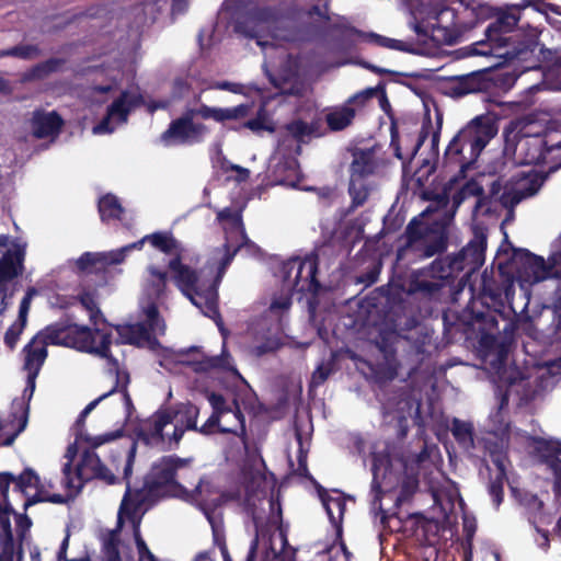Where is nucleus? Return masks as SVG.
<instances>
[{
	"mask_svg": "<svg viewBox=\"0 0 561 561\" xmlns=\"http://www.w3.org/2000/svg\"><path fill=\"white\" fill-rule=\"evenodd\" d=\"M523 9L517 4L476 7L477 24L486 20L492 21L484 30L485 39L471 45L469 55L494 56L507 62H520L524 69L537 68L539 65L536 55L539 45L537 37L522 36L517 28Z\"/></svg>",
	"mask_w": 561,
	"mask_h": 561,
	"instance_id": "f257e3e1",
	"label": "nucleus"
},
{
	"mask_svg": "<svg viewBox=\"0 0 561 561\" xmlns=\"http://www.w3.org/2000/svg\"><path fill=\"white\" fill-rule=\"evenodd\" d=\"M112 333L101 329H91L68 321H57L38 331L23 347V369L39 374L47 356L48 345L71 347L80 352L105 358L115 365L116 357L111 353Z\"/></svg>",
	"mask_w": 561,
	"mask_h": 561,
	"instance_id": "f03ea898",
	"label": "nucleus"
},
{
	"mask_svg": "<svg viewBox=\"0 0 561 561\" xmlns=\"http://www.w3.org/2000/svg\"><path fill=\"white\" fill-rule=\"evenodd\" d=\"M253 105L242 103L232 107H214L201 103L198 107H186L183 114L171 121L169 127L161 134L160 140L165 146L183 145L201 138L208 131L207 126L202 123H195L194 117H201L204 121L213 119L216 123L227 125L229 130L241 131L249 129L254 134L264 130L274 131L270 125L267 113L262 105L256 112L255 117L248 118Z\"/></svg>",
	"mask_w": 561,
	"mask_h": 561,
	"instance_id": "7ed1b4c3",
	"label": "nucleus"
},
{
	"mask_svg": "<svg viewBox=\"0 0 561 561\" xmlns=\"http://www.w3.org/2000/svg\"><path fill=\"white\" fill-rule=\"evenodd\" d=\"M427 458V451L423 449L419 454L392 458L389 454H378L373 458V481H371V510L380 517V524L387 527L390 517L382 507V497L390 496L394 491V505L399 507L409 501L419 489L420 465Z\"/></svg>",
	"mask_w": 561,
	"mask_h": 561,
	"instance_id": "20e7f679",
	"label": "nucleus"
},
{
	"mask_svg": "<svg viewBox=\"0 0 561 561\" xmlns=\"http://www.w3.org/2000/svg\"><path fill=\"white\" fill-rule=\"evenodd\" d=\"M137 453V442L131 440L128 446L119 447L116 456L123 458V480L126 482V491L118 510V526L123 524V517L133 519L140 508L146 504L154 503L162 494L165 486H179L176 471L188 463V459L180 458L176 455H169L159 458L151 465L146 474L144 484L133 490L130 478Z\"/></svg>",
	"mask_w": 561,
	"mask_h": 561,
	"instance_id": "39448f33",
	"label": "nucleus"
},
{
	"mask_svg": "<svg viewBox=\"0 0 561 561\" xmlns=\"http://www.w3.org/2000/svg\"><path fill=\"white\" fill-rule=\"evenodd\" d=\"M231 262L232 254L221 257L217 274L210 277H205L191 266L183 264L181 253L172 257L168 264V268L173 274V282L180 291L187 297L194 306L201 309L206 317L213 319L222 334H225V328L218 308V287Z\"/></svg>",
	"mask_w": 561,
	"mask_h": 561,
	"instance_id": "423d86ee",
	"label": "nucleus"
},
{
	"mask_svg": "<svg viewBox=\"0 0 561 561\" xmlns=\"http://www.w3.org/2000/svg\"><path fill=\"white\" fill-rule=\"evenodd\" d=\"M497 131V119L494 114L486 113L473 117L449 141L444 152L443 165L458 167L459 173L465 176Z\"/></svg>",
	"mask_w": 561,
	"mask_h": 561,
	"instance_id": "0eeeda50",
	"label": "nucleus"
},
{
	"mask_svg": "<svg viewBox=\"0 0 561 561\" xmlns=\"http://www.w3.org/2000/svg\"><path fill=\"white\" fill-rule=\"evenodd\" d=\"M477 25L474 8L466 7L460 12L445 5L426 10V16L414 25L417 35L430 36L438 45L458 43L468 31Z\"/></svg>",
	"mask_w": 561,
	"mask_h": 561,
	"instance_id": "6e6552de",
	"label": "nucleus"
},
{
	"mask_svg": "<svg viewBox=\"0 0 561 561\" xmlns=\"http://www.w3.org/2000/svg\"><path fill=\"white\" fill-rule=\"evenodd\" d=\"M405 244L398 249L397 260L408 254L417 259H430L447 249L448 228L444 220L424 221L414 217L405 228Z\"/></svg>",
	"mask_w": 561,
	"mask_h": 561,
	"instance_id": "1a4fd4ad",
	"label": "nucleus"
},
{
	"mask_svg": "<svg viewBox=\"0 0 561 561\" xmlns=\"http://www.w3.org/2000/svg\"><path fill=\"white\" fill-rule=\"evenodd\" d=\"M518 76L514 72H499L493 77L486 71H476L468 75L456 76L449 79V94L453 98H462L468 94L489 92L493 85L504 89L512 88Z\"/></svg>",
	"mask_w": 561,
	"mask_h": 561,
	"instance_id": "9d476101",
	"label": "nucleus"
},
{
	"mask_svg": "<svg viewBox=\"0 0 561 561\" xmlns=\"http://www.w3.org/2000/svg\"><path fill=\"white\" fill-rule=\"evenodd\" d=\"M378 94H381V105H389L383 83H379L375 88H367L350 96L343 105L334 107L325 115L329 129L341 131L351 126L357 111L363 110L367 102Z\"/></svg>",
	"mask_w": 561,
	"mask_h": 561,
	"instance_id": "9b49d317",
	"label": "nucleus"
},
{
	"mask_svg": "<svg viewBox=\"0 0 561 561\" xmlns=\"http://www.w3.org/2000/svg\"><path fill=\"white\" fill-rule=\"evenodd\" d=\"M448 273L444 264L435 260L426 268L414 271L408 282L407 293L428 300L440 297Z\"/></svg>",
	"mask_w": 561,
	"mask_h": 561,
	"instance_id": "f8f14e48",
	"label": "nucleus"
},
{
	"mask_svg": "<svg viewBox=\"0 0 561 561\" xmlns=\"http://www.w3.org/2000/svg\"><path fill=\"white\" fill-rule=\"evenodd\" d=\"M283 18L282 10L275 5L254 7L248 10L234 24V31L248 38L264 37L267 31L275 26Z\"/></svg>",
	"mask_w": 561,
	"mask_h": 561,
	"instance_id": "ddd939ff",
	"label": "nucleus"
},
{
	"mask_svg": "<svg viewBox=\"0 0 561 561\" xmlns=\"http://www.w3.org/2000/svg\"><path fill=\"white\" fill-rule=\"evenodd\" d=\"M293 278V289L301 294H318L321 284L318 280L319 260L317 255H309L305 259L293 257L284 263L283 273L284 282Z\"/></svg>",
	"mask_w": 561,
	"mask_h": 561,
	"instance_id": "4468645a",
	"label": "nucleus"
},
{
	"mask_svg": "<svg viewBox=\"0 0 561 561\" xmlns=\"http://www.w3.org/2000/svg\"><path fill=\"white\" fill-rule=\"evenodd\" d=\"M512 265L520 277L533 283L547 278H561V271H556L551 262L547 263L542 256L536 255L526 249H514Z\"/></svg>",
	"mask_w": 561,
	"mask_h": 561,
	"instance_id": "2eb2a0df",
	"label": "nucleus"
},
{
	"mask_svg": "<svg viewBox=\"0 0 561 561\" xmlns=\"http://www.w3.org/2000/svg\"><path fill=\"white\" fill-rule=\"evenodd\" d=\"M486 236L474 230L473 238L457 253L448 256V275L467 270L468 273L478 271L484 263Z\"/></svg>",
	"mask_w": 561,
	"mask_h": 561,
	"instance_id": "dca6fc26",
	"label": "nucleus"
},
{
	"mask_svg": "<svg viewBox=\"0 0 561 561\" xmlns=\"http://www.w3.org/2000/svg\"><path fill=\"white\" fill-rule=\"evenodd\" d=\"M142 103L144 99L141 94L123 91L121 95L108 105L105 116L93 127V133H113L115 127L112 125V118H116L119 123H126L130 111L140 106Z\"/></svg>",
	"mask_w": 561,
	"mask_h": 561,
	"instance_id": "f3484780",
	"label": "nucleus"
},
{
	"mask_svg": "<svg viewBox=\"0 0 561 561\" xmlns=\"http://www.w3.org/2000/svg\"><path fill=\"white\" fill-rule=\"evenodd\" d=\"M164 412L170 415L171 423H174V430L169 437V447H178L186 431L197 430V419L199 409L194 403L187 401L174 407L164 408Z\"/></svg>",
	"mask_w": 561,
	"mask_h": 561,
	"instance_id": "a211bd4d",
	"label": "nucleus"
},
{
	"mask_svg": "<svg viewBox=\"0 0 561 561\" xmlns=\"http://www.w3.org/2000/svg\"><path fill=\"white\" fill-rule=\"evenodd\" d=\"M383 322L388 330L407 340V333L420 323L413 306L401 299L389 305L383 314Z\"/></svg>",
	"mask_w": 561,
	"mask_h": 561,
	"instance_id": "6ab92c4d",
	"label": "nucleus"
},
{
	"mask_svg": "<svg viewBox=\"0 0 561 561\" xmlns=\"http://www.w3.org/2000/svg\"><path fill=\"white\" fill-rule=\"evenodd\" d=\"M476 305L474 300L468 304L463 311V318L468 327L479 332L480 342L484 344L489 340L493 341L499 332L497 314L489 307H485L484 310H476Z\"/></svg>",
	"mask_w": 561,
	"mask_h": 561,
	"instance_id": "aec40b11",
	"label": "nucleus"
},
{
	"mask_svg": "<svg viewBox=\"0 0 561 561\" xmlns=\"http://www.w3.org/2000/svg\"><path fill=\"white\" fill-rule=\"evenodd\" d=\"M169 424H171L170 415L164 412V409H159L136 430L137 439L147 446L163 445L165 442L163 430Z\"/></svg>",
	"mask_w": 561,
	"mask_h": 561,
	"instance_id": "412c9836",
	"label": "nucleus"
},
{
	"mask_svg": "<svg viewBox=\"0 0 561 561\" xmlns=\"http://www.w3.org/2000/svg\"><path fill=\"white\" fill-rule=\"evenodd\" d=\"M222 421L224 420L220 419L217 414L211 413V415L202 426H197L195 432L206 436L213 435L215 433L233 434L240 437L247 436L245 417L240 409L238 400H234L233 424L224 425Z\"/></svg>",
	"mask_w": 561,
	"mask_h": 561,
	"instance_id": "4be33fe9",
	"label": "nucleus"
},
{
	"mask_svg": "<svg viewBox=\"0 0 561 561\" xmlns=\"http://www.w3.org/2000/svg\"><path fill=\"white\" fill-rule=\"evenodd\" d=\"M115 330L118 334L117 344H128L137 347L147 345L152 351L160 346L157 336L148 333L146 323L117 324Z\"/></svg>",
	"mask_w": 561,
	"mask_h": 561,
	"instance_id": "5701e85b",
	"label": "nucleus"
},
{
	"mask_svg": "<svg viewBox=\"0 0 561 561\" xmlns=\"http://www.w3.org/2000/svg\"><path fill=\"white\" fill-rule=\"evenodd\" d=\"M551 142L552 139H549L548 136H527L519 142L520 152L523 153V163L534 165L546 163L547 154L553 150Z\"/></svg>",
	"mask_w": 561,
	"mask_h": 561,
	"instance_id": "b1692460",
	"label": "nucleus"
},
{
	"mask_svg": "<svg viewBox=\"0 0 561 561\" xmlns=\"http://www.w3.org/2000/svg\"><path fill=\"white\" fill-rule=\"evenodd\" d=\"M31 124L33 136L37 139H44L59 135L64 126V119L56 111L49 113L36 111Z\"/></svg>",
	"mask_w": 561,
	"mask_h": 561,
	"instance_id": "393cba45",
	"label": "nucleus"
},
{
	"mask_svg": "<svg viewBox=\"0 0 561 561\" xmlns=\"http://www.w3.org/2000/svg\"><path fill=\"white\" fill-rule=\"evenodd\" d=\"M25 251L21 247L7 250L0 257V285L13 280L23 273Z\"/></svg>",
	"mask_w": 561,
	"mask_h": 561,
	"instance_id": "a878e982",
	"label": "nucleus"
},
{
	"mask_svg": "<svg viewBox=\"0 0 561 561\" xmlns=\"http://www.w3.org/2000/svg\"><path fill=\"white\" fill-rule=\"evenodd\" d=\"M430 127H431V122H428L427 125H423L422 126V128H421V130L419 133V136H417V138L415 140V144L413 146V149L411 151V154H410L409 159L407 160L404 158L403 153H402V150H401L400 134H399V129H398L397 123L394 121L391 122V125H390V147L393 150V156L402 161L403 174L407 173V162L411 161L416 156V153L419 152V150L421 149V147L423 146V144L427 139L428 134H430V130H428Z\"/></svg>",
	"mask_w": 561,
	"mask_h": 561,
	"instance_id": "bb28decb",
	"label": "nucleus"
},
{
	"mask_svg": "<svg viewBox=\"0 0 561 561\" xmlns=\"http://www.w3.org/2000/svg\"><path fill=\"white\" fill-rule=\"evenodd\" d=\"M319 496L329 516L330 523L335 529L339 538L343 534V516L346 511V503L342 497H332L327 490L319 485Z\"/></svg>",
	"mask_w": 561,
	"mask_h": 561,
	"instance_id": "cd10ccee",
	"label": "nucleus"
},
{
	"mask_svg": "<svg viewBox=\"0 0 561 561\" xmlns=\"http://www.w3.org/2000/svg\"><path fill=\"white\" fill-rule=\"evenodd\" d=\"M377 162L371 149H357L353 152V161L350 165V178L367 180L376 172Z\"/></svg>",
	"mask_w": 561,
	"mask_h": 561,
	"instance_id": "c85d7f7f",
	"label": "nucleus"
},
{
	"mask_svg": "<svg viewBox=\"0 0 561 561\" xmlns=\"http://www.w3.org/2000/svg\"><path fill=\"white\" fill-rule=\"evenodd\" d=\"M232 357L224 345L220 355L204 356L201 360L195 363V370L207 373L210 370H224L240 376L237 368L232 365Z\"/></svg>",
	"mask_w": 561,
	"mask_h": 561,
	"instance_id": "c756f323",
	"label": "nucleus"
},
{
	"mask_svg": "<svg viewBox=\"0 0 561 561\" xmlns=\"http://www.w3.org/2000/svg\"><path fill=\"white\" fill-rule=\"evenodd\" d=\"M244 510L249 516H251L255 536L252 539L245 561H255L257 556L260 537H264L266 535V526L263 523V518L256 514V508L254 503L251 502V497L247 496L244 500Z\"/></svg>",
	"mask_w": 561,
	"mask_h": 561,
	"instance_id": "7c9ffc66",
	"label": "nucleus"
},
{
	"mask_svg": "<svg viewBox=\"0 0 561 561\" xmlns=\"http://www.w3.org/2000/svg\"><path fill=\"white\" fill-rule=\"evenodd\" d=\"M503 457L500 454L493 455V465L496 467L495 477L490 479L488 491L496 507L504 499V483L507 480L506 466L503 465Z\"/></svg>",
	"mask_w": 561,
	"mask_h": 561,
	"instance_id": "2f4dec72",
	"label": "nucleus"
},
{
	"mask_svg": "<svg viewBox=\"0 0 561 561\" xmlns=\"http://www.w3.org/2000/svg\"><path fill=\"white\" fill-rule=\"evenodd\" d=\"M145 240H148V242L160 252L176 256L178 253L183 252V248L181 243L174 238L172 232L169 231H157L151 234L145 236Z\"/></svg>",
	"mask_w": 561,
	"mask_h": 561,
	"instance_id": "473e14b6",
	"label": "nucleus"
},
{
	"mask_svg": "<svg viewBox=\"0 0 561 561\" xmlns=\"http://www.w3.org/2000/svg\"><path fill=\"white\" fill-rule=\"evenodd\" d=\"M398 337H401L399 334L387 330L382 331L377 341L376 345L378 350L383 355V358L386 363L391 367H397L398 360H397V347L396 344L398 342Z\"/></svg>",
	"mask_w": 561,
	"mask_h": 561,
	"instance_id": "72a5a7b5",
	"label": "nucleus"
},
{
	"mask_svg": "<svg viewBox=\"0 0 561 561\" xmlns=\"http://www.w3.org/2000/svg\"><path fill=\"white\" fill-rule=\"evenodd\" d=\"M100 218L103 222L119 220L124 214V207L119 199L111 193L103 195L98 203Z\"/></svg>",
	"mask_w": 561,
	"mask_h": 561,
	"instance_id": "f704fd0d",
	"label": "nucleus"
},
{
	"mask_svg": "<svg viewBox=\"0 0 561 561\" xmlns=\"http://www.w3.org/2000/svg\"><path fill=\"white\" fill-rule=\"evenodd\" d=\"M105 254L100 252H84L76 262L79 272L99 274L105 271Z\"/></svg>",
	"mask_w": 561,
	"mask_h": 561,
	"instance_id": "c9c22d12",
	"label": "nucleus"
},
{
	"mask_svg": "<svg viewBox=\"0 0 561 561\" xmlns=\"http://www.w3.org/2000/svg\"><path fill=\"white\" fill-rule=\"evenodd\" d=\"M451 434L460 446L467 449L474 447V428L471 422L455 417L451 423Z\"/></svg>",
	"mask_w": 561,
	"mask_h": 561,
	"instance_id": "e433bc0d",
	"label": "nucleus"
},
{
	"mask_svg": "<svg viewBox=\"0 0 561 561\" xmlns=\"http://www.w3.org/2000/svg\"><path fill=\"white\" fill-rule=\"evenodd\" d=\"M112 369L115 370V386L111 389L114 390V392L118 391L122 393V399L126 408L127 415L129 416L134 410L133 400L130 398V394L128 392V383L130 381L129 374L127 371H122L119 369L118 360L116 359V364L112 365L108 363Z\"/></svg>",
	"mask_w": 561,
	"mask_h": 561,
	"instance_id": "4c0bfd02",
	"label": "nucleus"
},
{
	"mask_svg": "<svg viewBox=\"0 0 561 561\" xmlns=\"http://www.w3.org/2000/svg\"><path fill=\"white\" fill-rule=\"evenodd\" d=\"M101 462L100 457L93 450L87 449L82 453L75 472L76 478L79 480V488H82L85 483V476H89L91 471H96Z\"/></svg>",
	"mask_w": 561,
	"mask_h": 561,
	"instance_id": "58836bf2",
	"label": "nucleus"
},
{
	"mask_svg": "<svg viewBox=\"0 0 561 561\" xmlns=\"http://www.w3.org/2000/svg\"><path fill=\"white\" fill-rule=\"evenodd\" d=\"M239 236L241 241L237 245H231L228 240L226 241V243L224 244L225 253L222 257H226L228 254H232L233 259L239 251H244L248 255L253 257L261 256L260 247L248 238L244 228H241V230L239 231Z\"/></svg>",
	"mask_w": 561,
	"mask_h": 561,
	"instance_id": "ea45409f",
	"label": "nucleus"
},
{
	"mask_svg": "<svg viewBox=\"0 0 561 561\" xmlns=\"http://www.w3.org/2000/svg\"><path fill=\"white\" fill-rule=\"evenodd\" d=\"M370 188L365 180H357L350 178L348 194L352 198L350 210L363 206L369 196Z\"/></svg>",
	"mask_w": 561,
	"mask_h": 561,
	"instance_id": "a19ab883",
	"label": "nucleus"
},
{
	"mask_svg": "<svg viewBox=\"0 0 561 561\" xmlns=\"http://www.w3.org/2000/svg\"><path fill=\"white\" fill-rule=\"evenodd\" d=\"M146 320L142 323H146V329H148V333L156 336V334L163 335L165 332V323L161 318L158 306L156 304H150L145 309Z\"/></svg>",
	"mask_w": 561,
	"mask_h": 561,
	"instance_id": "79ce46f5",
	"label": "nucleus"
},
{
	"mask_svg": "<svg viewBox=\"0 0 561 561\" xmlns=\"http://www.w3.org/2000/svg\"><path fill=\"white\" fill-rule=\"evenodd\" d=\"M271 514L268 517V524L276 526L280 541H283V548L288 546L287 529L283 525V512L282 505L278 499L271 496L270 501Z\"/></svg>",
	"mask_w": 561,
	"mask_h": 561,
	"instance_id": "37998d69",
	"label": "nucleus"
},
{
	"mask_svg": "<svg viewBox=\"0 0 561 561\" xmlns=\"http://www.w3.org/2000/svg\"><path fill=\"white\" fill-rule=\"evenodd\" d=\"M148 272L151 276L149 286L150 294H152L157 299L161 298L167 289L168 282V273L165 271L159 270L157 266L150 265L148 267Z\"/></svg>",
	"mask_w": 561,
	"mask_h": 561,
	"instance_id": "c03bdc74",
	"label": "nucleus"
},
{
	"mask_svg": "<svg viewBox=\"0 0 561 561\" xmlns=\"http://www.w3.org/2000/svg\"><path fill=\"white\" fill-rule=\"evenodd\" d=\"M234 400L236 399H233L231 404H229L221 393L210 392L208 396V402L213 409V414H217L222 420L227 415H231L233 419Z\"/></svg>",
	"mask_w": 561,
	"mask_h": 561,
	"instance_id": "a18cd8bd",
	"label": "nucleus"
},
{
	"mask_svg": "<svg viewBox=\"0 0 561 561\" xmlns=\"http://www.w3.org/2000/svg\"><path fill=\"white\" fill-rule=\"evenodd\" d=\"M41 55V49L37 45H16L4 49L0 53L1 57H16L24 60H31Z\"/></svg>",
	"mask_w": 561,
	"mask_h": 561,
	"instance_id": "49530a36",
	"label": "nucleus"
},
{
	"mask_svg": "<svg viewBox=\"0 0 561 561\" xmlns=\"http://www.w3.org/2000/svg\"><path fill=\"white\" fill-rule=\"evenodd\" d=\"M133 524L134 539L140 559L146 558L148 561H159L158 558L149 550L140 533V517L135 514L133 519H128Z\"/></svg>",
	"mask_w": 561,
	"mask_h": 561,
	"instance_id": "de8ad7c7",
	"label": "nucleus"
},
{
	"mask_svg": "<svg viewBox=\"0 0 561 561\" xmlns=\"http://www.w3.org/2000/svg\"><path fill=\"white\" fill-rule=\"evenodd\" d=\"M78 300L89 312L90 321L96 325L98 319L102 317V312L95 300V294L89 290H83L78 295Z\"/></svg>",
	"mask_w": 561,
	"mask_h": 561,
	"instance_id": "09e8293b",
	"label": "nucleus"
},
{
	"mask_svg": "<svg viewBox=\"0 0 561 561\" xmlns=\"http://www.w3.org/2000/svg\"><path fill=\"white\" fill-rule=\"evenodd\" d=\"M367 38L370 42L375 43L376 45H378L380 47H385V48H389V49H394V50H399V51H407V53H410V51L413 50L403 41L386 37L383 35H379L377 33H373V32L368 33L367 34Z\"/></svg>",
	"mask_w": 561,
	"mask_h": 561,
	"instance_id": "8fccbe9b",
	"label": "nucleus"
},
{
	"mask_svg": "<svg viewBox=\"0 0 561 561\" xmlns=\"http://www.w3.org/2000/svg\"><path fill=\"white\" fill-rule=\"evenodd\" d=\"M13 483L14 490L24 492L27 488H37L41 483V480L33 469L26 468L18 477L14 476Z\"/></svg>",
	"mask_w": 561,
	"mask_h": 561,
	"instance_id": "3c124183",
	"label": "nucleus"
},
{
	"mask_svg": "<svg viewBox=\"0 0 561 561\" xmlns=\"http://www.w3.org/2000/svg\"><path fill=\"white\" fill-rule=\"evenodd\" d=\"M68 500V496L57 493H54L53 495H43V486L38 484V486L36 488V493L24 502V510L26 511L30 506L41 502H49L53 504H66Z\"/></svg>",
	"mask_w": 561,
	"mask_h": 561,
	"instance_id": "603ef678",
	"label": "nucleus"
},
{
	"mask_svg": "<svg viewBox=\"0 0 561 561\" xmlns=\"http://www.w3.org/2000/svg\"><path fill=\"white\" fill-rule=\"evenodd\" d=\"M437 162L438 158H434L433 153H431L430 158H425L422 160V163L413 174L416 183L420 186H423L424 183L427 182L430 175L435 172Z\"/></svg>",
	"mask_w": 561,
	"mask_h": 561,
	"instance_id": "864d4df0",
	"label": "nucleus"
},
{
	"mask_svg": "<svg viewBox=\"0 0 561 561\" xmlns=\"http://www.w3.org/2000/svg\"><path fill=\"white\" fill-rule=\"evenodd\" d=\"M536 450L541 456L542 462L546 465V459L549 456L557 455L559 456V450H561V443L554 440H548L545 438H536Z\"/></svg>",
	"mask_w": 561,
	"mask_h": 561,
	"instance_id": "5fc2aeb1",
	"label": "nucleus"
},
{
	"mask_svg": "<svg viewBox=\"0 0 561 561\" xmlns=\"http://www.w3.org/2000/svg\"><path fill=\"white\" fill-rule=\"evenodd\" d=\"M286 130L296 139L298 142H305L306 138L311 137V130L308 123L302 119H295L286 125Z\"/></svg>",
	"mask_w": 561,
	"mask_h": 561,
	"instance_id": "6e6d98bb",
	"label": "nucleus"
},
{
	"mask_svg": "<svg viewBox=\"0 0 561 561\" xmlns=\"http://www.w3.org/2000/svg\"><path fill=\"white\" fill-rule=\"evenodd\" d=\"M25 327L26 322H21L20 320H16L8 328V330L4 333V344L9 350L13 351L15 348Z\"/></svg>",
	"mask_w": 561,
	"mask_h": 561,
	"instance_id": "4d7b16f0",
	"label": "nucleus"
},
{
	"mask_svg": "<svg viewBox=\"0 0 561 561\" xmlns=\"http://www.w3.org/2000/svg\"><path fill=\"white\" fill-rule=\"evenodd\" d=\"M546 465L553 473V493H561V450H559V456L557 455L549 456L546 459Z\"/></svg>",
	"mask_w": 561,
	"mask_h": 561,
	"instance_id": "13d9d810",
	"label": "nucleus"
},
{
	"mask_svg": "<svg viewBox=\"0 0 561 561\" xmlns=\"http://www.w3.org/2000/svg\"><path fill=\"white\" fill-rule=\"evenodd\" d=\"M92 479L103 480L105 483L113 485L119 482V479L103 463L98 467L96 471H91L85 476V482Z\"/></svg>",
	"mask_w": 561,
	"mask_h": 561,
	"instance_id": "bf43d9fd",
	"label": "nucleus"
},
{
	"mask_svg": "<svg viewBox=\"0 0 561 561\" xmlns=\"http://www.w3.org/2000/svg\"><path fill=\"white\" fill-rule=\"evenodd\" d=\"M77 451H78V449H77L76 444L69 445L66 450V457L68 458V461L62 467V473L65 477V484L67 488L73 486V478H72L71 467H72V461L77 456Z\"/></svg>",
	"mask_w": 561,
	"mask_h": 561,
	"instance_id": "052dcab7",
	"label": "nucleus"
},
{
	"mask_svg": "<svg viewBox=\"0 0 561 561\" xmlns=\"http://www.w3.org/2000/svg\"><path fill=\"white\" fill-rule=\"evenodd\" d=\"M380 272L381 262H374L373 265L367 268V271L357 276V283L364 284L365 286H370L378 280Z\"/></svg>",
	"mask_w": 561,
	"mask_h": 561,
	"instance_id": "680f3d73",
	"label": "nucleus"
},
{
	"mask_svg": "<svg viewBox=\"0 0 561 561\" xmlns=\"http://www.w3.org/2000/svg\"><path fill=\"white\" fill-rule=\"evenodd\" d=\"M331 373H332V369L330 366L324 365V364L319 365L311 375V379L309 382V389L311 390V389L319 388L321 385H323L327 381V379L329 378Z\"/></svg>",
	"mask_w": 561,
	"mask_h": 561,
	"instance_id": "e2e57ef3",
	"label": "nucleus"
},
{
	"mask_svg": "<svg viewBox=\"0 0 561 561\" xmlns=\"http://www.w3.org/2000/svg\"><path fill=\"white\" fill-rule=\"evenodd\" d=\"M35 295H37V289L35 287H28L26 289V293H25L24 297L22 298V300L20 302V308H19L18 320H20L21 322H27V316H28V311L31 308V302Z\"/></svg>",
	"mask_w": 561,
	"mask_h": 561,
	"instance_id": "0e129e2a",
	"label": "nucleus"
},
{
	"mask_svg": "<svg viewBox=\"0 0 561 561\" xmlns=\"http://www.w3.org/2000/svg\"><path fill=\"white\" fill-rule=\"evenodd\" d=\"M114 393V390H110L103 394H101L100 397H98L96 399H94L93 401H91L79 414L77 421H76V427L77 428H82L84 426V423H85V419L87 416L96 408V405L103 401L105 398L110 397L111 394Z\"/></svg>",
	"mask_w": 561,
	"mask_h": 561,
	"instance_id": "69168bd1",
	"label": "nucleus"
},
{
	"mask_svg": "<svg viewBox=\"0 0 561 561\" xmlns=\"http://www.w3.org/2000/svg\"><path fill=\"white\" fill-rule=\"evenodd\" d=\"M279 346L280 343L277 337H267L264 342L254 347V352L257 356H262L277 351Z\"/></svg>",
	"mask_w": 561,
	"mask_h": 561,
	"instance_id": "338daca9",
	"label": "nucleus"
},
{
	"mask_svg": "<svg viewBox=\"0 0 561 561\" xmlns=\"http://www.w3.org/2000/svg\"><path fill=\"white\" fill-rule=\"evenodd\" d=\"M270 550L273 552L274 561H296V549L289 545L285 548L282 547L279 551H276L275 548L271 546Z\"/></svg>",
	"mask_w": 561,
	"mask_h": 561,
	"instance_id": "774afa93",
	"label": "nucleus"
}]
</instances>
